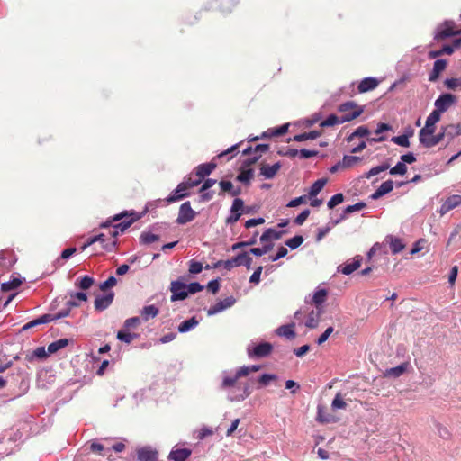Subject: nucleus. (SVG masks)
I'll use <instances>...</instances> for the list:
<instances>
[{"mask_svg":"<svg viewBox=\"0 0 461 461\" xmlns=\"http://www.w3.org/2000/svg\"><path fill=\"white\" fill-rule=\"evenodd\" d=\"M136 220L137 218L133 217V214L128 215L127 212H124L101 223V228L112 227L109 230L112 240L109 243L104 244V249L113 251L117 245V236L123 233Z\"/></svg>","mask_w":461,"mask_h":461,"instance_id":"obj_1","label":"nucleus"},{"mask_svg":"<svg viewBox=\"0 0 461 461\" xmlns=\"http://www.w3.org/2000/svg\"><path fill=\"white\" fill-rule=\"evenodd\" d=\"M352 109V114H342L340 117L336 114H330L325 120H323L320 126L322 128L331 127L337 124H341L344 122H351L352 120L357 118L364 113V107L357 105L353 101H348L341 104L339 106V112L346 113L347 111Z\"/></svg>","mask_w":461,"mask_h":461,"instance_id":"obj_2","label":"nucleus"},{"mask_svg":"<svg viewBox=\"0 0 461 461\" xmlns=\"http://www.w3.org/2000/svg\"><path fill=\"white\" fill-rule=\"evenodd\" d=\"M251 263L252 258L249 257V253L242 252L230 259L217 261L214 264V267L222 266L226 270H231L236 267L245 266L249 269L251 267Z\"/></svg>","mask_w":461,"mask_h":461,"instance_id":"obj_3","label":"nucleus"},{"mask_svg":"<svg viewBox=\"0 0 461 461\" xmlns=\"http://www.w3.org/2000/svg\"><path fill=\"white\" fill-rule=\"evenodd\" d=\"M458 34H461V29H456V23L454 21L447 20L437 26L434 39L440 41Z\"/></svg>","mask_w":461,"mask_h":461,"instance_id":"obj_4","label":"nucleus"},{"mask_svg":"<svg viewBox=\"0 0 461 461\" xmlns=\"http://www.w3.org/2000/svg\"><path fill=\"white\" fill-rule=\"evenodd\" d=\"M195 216L196 212L192 209L190 202H185L179 208L176 222L179 225H184L192 221Z\"/></svg>","mask_w":461,"mask_h":461,"instance_id":"obj_5","label":"nucleus"},{"mask_svg":"<svg viewBox=\"0 0 461 461\" xmlns=\"http://www.w3.org/2000/svg\"><path fill=\"white\" fill-rule=\"evenodd\" d=\"M240 210H244V202L240 198H235L230 210V215L225 221L227 225H232L240 220L242 215Z\"/></svg>","mask_w":461,"mask_h":461,"instance_id":"obj_6","label":"nucleus"},{"mask_svg":"<svg viewBox=\"0 0 461 461\" xmlns=\"http://www.w3.org/2000/svg\"><path fill=\"white\" fill-rule=\"evenodd\" d=\"M170 291L172 292L171 301H182L187 296L186 285L179 280L172 281L170 285Z\"/></svg>","mask_w":461,"mask_h":461,"instance_id":"obj_7","label":"nucleus"},{"mask_svg":"<svg viewBox=\"0 0 461 461\" xmlns=\"http://www.w3.org/2000/svg\"><path fill=\"white\" fill-rule=\"evenodd\" d=\"M456 102V95L446 93L441 94L435 101L434 105L435 109L439 113H444L448 110V108Z\"/></svg>","mask_w":461,"mask_h":461,"instance_id":"obj_8","label":"nucleus"},{"mask_svg":"<svg viewBox=\"0 0 461 461\" xmlns=\"http://www.w3.org/2000/svg\"><path fill=\"white\" fill-rule=\"evenodd\" d=\"M273 349V347L268 342H262L255 346L252 349L248 348V355L249 357H265L268 356Z\"/></svg>","mask_w":461,"mask_h":461,"instance_id":"obj_9","label":"nucleus"},{"mask_svg":"<svg viewBox=\"0 0 461 461\" xmlns=\"http://www.w3.org/2000/svg\"><path fill=\"white\" fill-rule=\"evenodd\" d=\"M235 302L236 299L233 296L226 297L225 299L217 302L214 305H212L207 310V315L212 316L217 313H220L224 310L231 307L235 303Z\"/></svg>","mask_w":461,"mask_h":461,"instance_id":"obj_10","label":"nucleus"},{"mask_svg":"<svg viewBox=\"0 0 461 461\" xmlns=\"http://www.w3.org/2000/svg\"><path fill=\"white\" fill-rule=\"evenodd\" d=\"M189 188L185 185V183L183 181L166 198L167 203H172L177 201H180L187 196H189Z\"/></svg>","mask_w":461,"mask_h":461,"instance_id":"obj_11","label":"nucleus"},{"mask_svg":"<svg viewBox=\"0 0 461 461\" xmlns=\"http://www.w3.org/2000/svg\"><path fill=\"white\" fill-rule=\"evenodd\" d=\"M114 298L113 292H108L105 294L96 296L95 300V308L96 311L102 312L107 309L113 303Z\"/></svg>","mask_w":461,"mask_h":461,"instance_id":"obj_12","label":"nucleus"},{"mask_svg":"<svg viewBox=\"0 0 461 461\" xmlns=\"http://www.w3.org/2000/svg\"><path fill=\"white\" fill-rule=\"evenodd\" d=\"M362 260V257L357 255L353 258L352 262H347L345 264L339 265L338 267V271L346 276H348L360 267Z\"/></svg>","mask_w":461,"mask_h":461,"instance_id":"obj_13","label":"nucleus"},{"mask_svg":"<svg viewBox=\"0 0 461 461\" xmlns=\"http://www.w3.org/2000/svg\"><path fill=\"white\" fill-rule=\"evenodd\" d=\"M461 205V195L453 194L446 199V201L441 204L439 209V213L441 215L446 214L449 211L455 209L456 207Z\"/></svg>","mask_w":461,"mask_h":461,"instance_id":"obj_14","label":"nucleus"},{"mask_svg":"<svg viewBox=\"0 0 461 461\" xmlns=\"http://www.w3.org/2000/svg\"><path fill=\"white\" fill-rule=\"evenodd\" d=\"M250 394L249 385H244L242 388L237 387L232 389L228 393V399L230 402H240L249 397Z\"/></svg>","mask_w":461,"mask_h":461,"instance_id":"obj_15","label":"nucleus"},{"mask_svg":"<svg viewBox=\"0 0 461 461\" xmlns=\"http://www.w3.org/2000/svg\"><path fill=\"white\" fill-rule=\"evenodd\" d=\"M137 455L140 461H157L158 459V452L150 447L140 448Z\"/></svg>","mask_w":461,"mask_h":461,"instance_id":"obj_16","label":"nucleus"},{"mask_svg":"<svg viewBox=\"0 0 461 461\" xmlns=\"http://www.w3.org/2000/svg\"><path fill=\"white\" fill-rule=\"evenodd\" d=\"M447 61L445 59H437L433 64V68L429 75V80L435 82L442 71L446 69Z\"/></svg>","mask_w":461,"mask_h":461,"instance_id":"obj_17","label":"nucleus"},{"mask_svg":"<svg viewBox=\"0 0 461 461\" xmlns=\"http://www.w3.org/2000/svg\"><path fill=\"white\" fill-rule=\"evenodd\" d=\"M443 134L446 135L447 142L453 140L456 137L461 135V124H448L446 127H442Z\"/></svg>","mask_w":461,"mask_h":461,"instance_id":"obj_18","label":"nucleus"},{"mask_svg":"<svg viewBox=\"0 0 461 461\" xmlns=\"http://www.w3.org/2000/svg\"><path fill=\"white\" fill-rule=\"evenodd\" d=\"M192 454L189 448H173L168 458L174 461H185Z\"/></svg>","mask_w":461,"mask_h":461,"instance_id":"obj_19","label":"nucleus"},{"mask_svg":"<svg viewBox=\"0 0 461 461\" xmlns=\"http://www.w3.org/2000/svg\"><path fill=\"white\" fill-rule=\"evenodd\" d=\"M217 165L214 162H209L201 164L195 168V175L202 180L209 176L215 168Z\"/></svg>","mask_w":461,"mask_h":461,"instance_id":"obj_20","label":"nucleus"},{"mask_svg":"<svg viewBox=\"0 0 461 461\" xmlns=\"http://www.w3.org/2000/svg\"><path fill=\"white\" fill-rule=\"evenodd\" d=\"M281 167L280 162H276L271 166L263 165L260 168V175L266 179L273 178Z\"/></svg>","mask_w":461,"mask_h":461,"instance_id":"obj_21","label":"nucleus"},{"mask_svg":"<svg viewBox=\"0 0 461 461\" xmlns=\"http://www.w3.org/2000/svg\"><path fill=\"white\" fill-rule=\"evenodd\" d=\"M284 233H285V231H283V230L279 231L273 228H268L260 236V241L261 242H267V241L272 242V240H277L282 238Z\"/></svg>","mask_w":461,"mask_h":461,"instance_id":"obj_22","label":"nucleus"},{"mask_svg":"<svg viewBox=\"0 0 461 461\" xmlns=\"http://www.w3.org/2000/svg\"><path fill=\"white\" fill-rule=\"evenodd\" d=\"M294 327L295 324L294 322L286 325H282L276 329V333L280 337H285L288 339H293L295 337Z\"/></svg>","mask_w":461,"mask_h":461,"instance_id":"obj_23","label":"nucleus"},{"mask_svg":"<svg viewBox=\"0 0 461 461\" xmlns=\"http://www.w3.org/2000/svg\"><path fill=\"white\" fill-rule=\"evenodd\" d=\"M378 86V81L375 77H366L359 83L357 88L359 93H366L375 89Z\"/></svg>","mask_w":461,"mask_h":461,"instance_id":"obj_24","label":"nucleus"},{"mask_svg":"<svg viewBox=\"0 0 461 461\" xmlns=\"http://www.w3.org/2000/svg\"><path fill=\"white\" fill-rule=\"evenodd\" d=\"M435 129V125L425 122V126L420 129L419 132V140L421 145H423L427 140L434 134Z\"/></svg>","mask_w":461,"mask_h":461,"instance_id":"obj_25","label":"nucleus"},{"mask_svg":"<svg viewBox=\"0 0 461 461\" xmlns=\"http://www.w3.org/2000/svg\"><path fill=\"white\" fill-rule=\"evenodd\" d=\"M79 305H80V303H78L75 300H68L66 303V307L64 309H62L61 311H59L57 313H53L55 321L68 317L70 314L71 309L73 307H78Z\"/></svg>","mask_w":461,"mask_h":461,"instance_id":"obj_26","label":"nucleus"},{"mask_svg":"<svg viewBox=\"0 0 461 461\" xmlns=\"http://www.w3.org/2000/svg\"><path fill=\"white\" fill-rule=\"evenodd\" d=\"M289 124H283L279 127L268 129L262 133V138L282 136L286 133Z\"/></svg>","mask_w":461,"mask_h":461,"instance_id":"obj_27","label":"nucleus"},{"mask_svg":"<svg viewBox=\"0 0 461 461\" xmlns=\"http://www.w3.org/2000/svg\"><path fill=\"white\" fill-rule=\"evenodd\" d=\"M408 363H402L397 366L388 368L384 372L385 376L399 377L407 370Z\"/></svg>","mask_w":461,"mask_h":461,"instance_id":"obj_28","label":"nucleus"},{"mask_svg":"<svg viewBox=\"0 0 461 461\" xmlns=\"http://www.w3.org/2000/svg\"><path fill=\"white\" fill-rule=\"evenodd\" d=\"M370 131L366 125H362L357 127L352 133H350L347 138V142H351L354 140L355 138H364L367 137L369 135Z\"/></svg>","mask_w":461,"mask_h":461,"instance_id":"obj_29","label":"nucleus"},{"mask_svg":"<svg viewBox=\"0 0 461 461\" xmlns=\"http://www.w3.org/2000/svg\"><path fill=\"white\" fill-rule=\"evenodd\" d=\"M321 135V132L319 131H311L309 132H303L294 136L293 140L301 142L308 140H315L319 138Z\"/></svg>","mask_w":461,"mask_h":461,"instance_id":"obj_30","label":"nucleus"},{"mask_svg":"<svg viewBox=\"0 0 461 461\" xmlns=\"http://www.w3.org/2000/svg\"><path fill=\"white\" fill-rule=\"evenodd\" d=\"M68 343L69 340L68 339H59L58 340H55L48 346V352L49 354H54L58 352L59 349L67 347Z\"/></svg>","mask_w":461,"mask_h":461,"instance_id":"obj_31","label":"nucleus"},{"mask_svg":"<svg viewBox=\"0 0 461 461\" xmlns=\"http://www.w3.org/2000/svg\"><path fill=\"white\" fill-rule=\"evenodd\" d=\"M48 353L45 350L44 347H39L35 350H33L32 353L27 354L25 357V359L28 362H32L34 359H43L48 356Z\"/></svg>","mask_w":461,"mask_h":461,"instance_id":"obj_32","label":"nucleus"},{"mask_svg":"<svg viewBox=\"0 0 461 461\" xmlns=\"http://www.w3.org/2000/svg\"><path fill=\"white\" fill-rule=\"evenodd\" d=\"M158 308L155 305L144 306L140 313L144 321H148L150 318H155L158 314Z\"/></svg>","mask_w":461,"mask_h":461,"instance_id":"obj_33","label":"nucleus"},{"mask_svg":"<svg viewBox=\"0 0 461 461\" xmlns=\"http://www.w3.org/2000/svg\"><path fill=\"white\" fill-rule=\"evenodd\" d=\"M326 183L327 180L325 178H320L316 180L310 187L309 196L311 198L315 197L323 189Z\"/></svg>","mask_w":461,"mask_h":461,"instance_id":"obj_34","label":"nucleus"},{"mask_svg":"<svg viewBox=\"0 0 461 461\" xmlns=\"http://www.w3.org/2000/svg\"><path fill=\"white\" fill-rule=\"evenodd\" d=\"M198 321L195 317H192L188 320L184 321L179 326H178V331L181 333L187 332L194 328H195L198 325Z\"/></svg>","mask_w":461,"mask_h":461,"instance_id":"obj_35","label":"nucleus"},{"mask_svg":"<svg viewBox=\"0 0 461 461\" xmlns=\"http://www.w3.org/2000/svg\"><path fill=\"white\" fill-rule=\"evenodd\" d=\"M94 282L95 280L93 277L89 276H85L77 279L75 285L80 288L81 290H87L93 285Z\"/></svg>","mask_w":461,"mask_h":461,"instance_id":"obj_36","label":"nucleus"},{"mask_svg":"<svg viewBox=\"0 0 461 461\" xmlns=\"http://www.w3.org/2000/svg\"><path fill=\"white\" fill-rule=\"evenodd\" d=\"M446 138V135L443 134V129H441V131L438 133L437 135H432L429 137L427 141L422 145L425 148H432L438 145L439 142H441Z\"/></svg>","mask_w":461,"mask_h":461,"instance_id":"obj_37","label":"nucleus"},{"mask_svg":"<svg viewBox=\"0 0 461 461\" xmlns=\"http://www.w3.org/2000/svg\"><path fill=\"white\" fill-rule=\"evenodd\" d=\"M319 319H320V313L315 312L314 311H312L305 321V326L309 329H315L318 327L319 324Z\"/></svg>","mask_w":461,"mask_h":461,"instance_id":"obj_38","label":"nucleus"},{"mask_svg":"<svg viewBox=\"0 0 461 461\" xmlns=\"http://www.w3.org/2000/svg\"><path fill=\"white\" fill-rule=\"evenodd\" d=\"M222 375H223V379H222V383L221 385V389H227V388L233 387L235 385L237 380L239 379L236 375H229L226 371H224L222 373Z\"/></svg>","mask_w":461,"mask_h":461,"instance_id":"obj_39","label":"nucleus"},{"mask_svg":"<svg viewBox=\"0 0 461 461\" xmlns=\"http://www.w3.org/2000/svg\"><path fill=\"white\" fill-rule=\"evenodd\" d=\"M327 290L324 288L317 289L312 296V302L317 305H321L327 298Z\"/></svg>","mask_w":461,"mask_h":461,"instance_id":"obj_40","label":"nucleus"},{"mask_svg":"<svg viewBox=\"0 0 461 461\" xmlns=\"http://www.w3.org/2000/svg\"><path fill=\"white\" fill-rule=\"evenodd\" d=\"M361 161L360 157L344 155L341 164L344 168H349L354 167L357 162Z\"/></svg>","mask_w":461,"mask_h":461,"instance_id":"obj_41","label":"nucleus"},{"mask_svg":"<svg viewBox=\"0 0 461 461\" xmlns=\"http://www.w3.org/2000/svg\"><path fill=\"white\" fill-rule=\"evenodd\" d=\"M21 284H22L21 279L13 278L12 280L2 283L1 289L4 292H9V291L14 290L17 287H19Z\"/></svg>","mask_w":461,"mask_h":461,"instance_id":"obj_42","label":"nucleus"},{"mask_svg":"<svg viewBox=\"0 0 461 461\" xmlns=\"http://www.w3.org/2000/svg\"><path fill=\"white\" fill-rule=\"evenodd\" d=\"M90 449L93 452H97L100 456H110L111 454V449L109 447L105 448L104 445L98 442H92L90 445Z\"/></svg>","mask_w":461,"mask_h":461,"instance_id":"obj_43","label":"nucleus"},{"mask_svg":"<svg viewBox=\"0 0 461 461\" xmlns=\"http://www.w3.org/2000/svg\"><path fill=\"white\" fill-rule=\"evenodd\" d=\"M254 176V170L249 168V169H246V170H243L241 171L238 176H237V180L243 183V184H249L250 183V180L252 179Z\"/></svg>","mask_w":461,"mask_h":461,"instance_id":"obj_44","label":"nucleus"},{"mask_svg":"<svg viewBox=\"0 0 461 461\" xmlns=\"http://www.w3.org/2000/svg\"><path fill=\"white\" fill-rule=\"evenodd\" d=\"M137 337H138L137 334L130 333L125 330H119L116 335L117 339H119L120 341L125 342L127 344H130Z\"/></svg>","mask_w":461,"mask_h":461,"instance_id":"obj_45","label":"nucleus"},{"mask_svg":"<svg viewBox=\"0 0 461 461\" xmlns=\"http://www.w3.org/2000/svg\"><path fill=\"white\" fill-rule=\"evenodd\" d=\"M140 240L141 243L149 245L158 241L159 240V236L158 234L143 231L140 234Z\"/></svg>","mask_w":461,"mask_h":461,"instance_id":"obj_46","label":"nucleus"},{"mask_svg":"<svg viewBox=\"0 0 461 461\" xmlns=\"http://www.w3.org/2000/svg\"><path fill=\"white\" fill-rule=\"evenodd\" d=\"M404 249V244L399 238H392L390 242V249L393 254H398Z\"/></svg>","mask_w":461,"mask_h":461,"instance_id":"obj_47","label":"nucleus"},{"mask_svg":"<svg viewBox=\"0 0 461 461\" xmlns=\"http://www.w3.org/2000/svg\"><path fill=\"white\" fill-rule=\"evenodd\" d=\"M347 407V403L346 402L342 399V396H341V393H338L334 399L332 400V402H331V408L332 410H341V409H346Z\"/></svg>","mask_w":461,"mask_h":461,"instance_id":"obj_48","label":"nucleus"},{"mask_svg":"<svg viewBox=\"0 0 461 461\" xmlns=\"http://www.w3.org/2000/svg\"><path fill=\"white\" fill-rule=\"evenodd\" d=\"M303 238L301 235H295L294 237L285 240V245L291 249H295L303 242Z\"/></svg>","mask_w":461,"mask_h":461,"instance_id":"obj_49","label":"nucleus"},{"mask_svg":"<svg viewBox=\"0 0 461 461\" xmlns=\"http://www.w3.org/2000/svg\"><path fill=\"white\" fill-rule=\"evenodd\" d=\"M391 141L404 148H408L410 146L408 134L394 136L391 139Z\"/></svg>","mask_w":461,"mask_h":461,"instance_id":"obj_50","label":"nucleus"},{"mask_svg":"<svg viewBox=\"0 0 461 461\" xmlns=\"http://www.w3.org/2000/svg\"><path fill=\"white\" fill-rule=\"evenodd\" d=\"M189 267L188 271L190 274L196 275L202 272L203 270V264L199 261H196L194 259H192L188 262Z\"/></svg>","mask_w":461,"mask_h":461,"instance_id":"obj_51","label":"nucleus"},{"mask_svg":"<svg viewBox=\"0 0 461 461\" xmlns=\"http://www.w3.org/2000/svg\"><path fill=\"white\" fill-rule=\"evenodd\" d=\"M447 88L450 90L461 89V78H447L444 82Z\"/></svg>","mask_w":461,"mask_h":461,"instance_id":"obj_52","label":"nucleus"},{"mask_svg":"<svg viewBox=\"0 0 461 461\" xmlns=\"http://www.w3.org/2000/svg\"><path fill=\"white\" fill-rule=\"evenodd\" d=\"M317 420L322 423H329L333 421L332 416L324 412L321 406H318Z\"/></svg>","mask_w":461,"mask_h":461,"instance_id":"obj_53","label":"nucleus"},{"mask_svg":"<svg viewBox=\"0 0 461 461\" xmlns=\"http://www.w3.org/2000/svg\"><path fill=\"white\" fill-rule=\"evenodd\" d=\"M388 167H389V166L384 165V164L376 166L375 167H372L368 172H366L365 176L366 178H371L372 176H375L385 171Z\"/></svg>","mask_w":461,"mask_h":461,"instance_id":"obj_54","label":"nucleus"},{"mask_svg":"<svg viewBox=\"0 0 461 461\" xmlns=\"http://www.w3.org/2000/svg\"><path fill=\"white\" fill-rule=\"evenodd\" d=\"M277 376L274 374H263L258 379V383L262 386H267L271 381H275Z\"/></svg>","mask_w":461,"mask_h":461,"instance_id":"obj_55","label":"nucleus"},{"mask_svg":"<svg viewBox=\"0 0 461 461\" xmlns=\"http://www.w3.org/2000/svg\"><path fill=\"white\" fill-rule=\"evenodd\" d=\"M407 171V167L402 162H398L394 167L390 169L391 175H404Z\"/></svg>","mask_w":461,"mask_h":461,"instance_id":"obj_56","label":"nucleus"},{"mask_svg":"<svg viewBox=\"0 0 461 461\" xmlns=\"http://www.w3.org/2000/svg\"><path fill=\"white\" fill-rule=\"evenodd\" d=\"M344 201V195L341 193L334 194L328 202V207L330 209L334 208L338 204Z\"/></svg>","mask_w":461,"mask_h":461,"instance_id":"obj_57","label":"nucleus"},{"mask_svg":"<svg viewBox=\"0 0 461 461\" xmlns=\"http://www.w3.org/2000/svg\"><path fill=\"white\" fill-rule=\"evenodd\" d=\"M393 188V180H387L381 184V185L377 188L383 196L388 193H390Z\"/></svg>","mask_w":461,"mask_h":461,"instance_id":"obj_58","label":"nucleus"},{"mask_svg":"<svg viewBox=\"0 0 461 461\" xmlns=\"http://www.w3.org/2000/svg\"><path fill=\"white\" fill-rule=\"evenodd\" d=\"M441 113L434 109L426 119V122L435 125L440 120Z\"/></svg>","mask_w":461,"mask_h":461,"instance_id":"obj_59","label":"nucleus"},{"mask_svg":"<svg viewBox=\"0 0 461 461\" xmlns=\"http://www.w3.org/2000/svg\"><path fill=\"white\" fill-rule=\"evenodd\" d=\"M366 206V204L364 202H359L352 205H348L344 211L345 213L349 214L357 211H360L364 209Z\"/></svg>","mask_w":461,"mask_h":461,"instance_id":"obj_60","label":"nucleus"},{"mask_svg":"<svg viewBox=\"0 0 461 461\" xmlns=\"http://www.w3.org/2000/svg\"><path fill=\"white\" fill-rule=\"evenodd\" d=\"M437 431L438 436L443 439H448L450 438V432L447 429V428L444 427L443 425L437 423L436 424Z\"/></svg>","mask_w":461,"mask_h":461,"instance_id":"obj_61","label":"nucleus"},{"mask_svg":"<svg viewBox=\"0 0 461 461\" xmlns=\"http://www.w3.org/2000/svg\"><path fill=\"white\" fill-rule=\"evenodd\" d=\"M310 212H310V210H309V209H305V210H303L301 213H299V214L295 217V219H294V224H296V225H302V224L306 221V219L309 217Z\"/></svg>","mask_w":461,"mask_h":461,"instance_id":"obj_62","label":"nucleus"},{"mask_svg":"<svg viewBox=\"0 0 461 461\" xmlns=\"http://www.w3.org/2000/svg\"><path fill=\"white\" fill-rule=\"evenodd\" d=\"M203 289V286L202 285H200L198 282H193V283H190L189 285H186V290H187V294H194L197 292H200Z\"/></svg>","mask_w":461,"mask_h":461,"instance_id":"obj_63","label":"nucleus"},{"mask_svg":"<svg viewBox=\"0 0 461 461\" xmlns=\"http://www.w3.org/2000/svg\"><path fill=\"white\" fill-rule=\"evenodd\" d=\"M334 331L333 327L330 326L328 327L325 331L317 339L316 343L318 345L323 344L328 338L331 335V333Z\"/></svg>","mask_w":461,"mask_h":461,"instance_id":"obj_64","label":"nucleus"}]
</instances>
